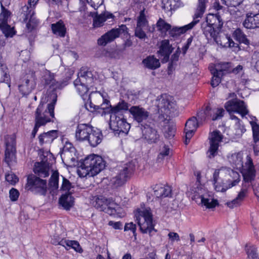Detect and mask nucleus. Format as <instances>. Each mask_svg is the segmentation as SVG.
<instances>
[{
    "label": "nucleus",
    "mask_w": 259,
    "mask_h": 259,
    "mask_svg": "<svg viewBox=\"0 0 259 259\" xmlns=\"http://www.w3.org/2000/svg\"><path fill=\"white\" fill-rule=\"evenodd\" d=\"M243 176L242 188L237 197L231 201L226 203L227 205L231 208L240 206L247 196L248 189L254 187V181L255 177V170L251 160L246 168H243L241 171Z\"/></svg>",
    "instance_id": "f257e3e1"
},
{
    "label": "nucleus",
    "mask_w": 259,
    "mask_h": 259,
    "mask_svg": "<svg viewBox=\"0 0 259 259\" xmlns=\"http://www.w3.org/2000/svg\"><path fill=\"white\" fill-rule=\"evenodd\" d=\"M57 100V95L53 92L50 94L47 100L50 103H46L41 102L37 107L35 113V123L41 126L48 122H53L55 118L54 108Z\"/></svg>",
    "instance_id": "f03ea898"
},
{
    "label": "nucleus",
    "mask_w": 259,
    "mask_h": 259,
    "mask_svg": "<svg viewBox=\"0 0 259 259\" xmlns=\"http://www.w3.org/2000/svg\"><path fill=\"white\" fill-rule=\"evenodd\" d=\"M105 166L103 158L97 155H89L81 162L77 170L80 177H93L103 170Z\"/></svg>",
    "instance_id": "7ed1b4c3"
},
{
    "label": "nucleus",
    "mask_w": 259,
    "mask_h": 259,
    "mask_svg": "<svg viewBox=\"0 0 259 259\" xmlns=\"http://www.w3.org/2000/svg\"><path fill=\"white\" fill-rule=\"evenodd\" d=\"M136 217L142 233H149L150 235H152L153 232H156L154 229L153 215L150 208L138 209Z\"/></svg>",
    "instance_id": "20e7f679"
},
{
    "label": "nucleus",
    "mask_w": 259,
    "mask_h": 259,
    "mask_svg": "<svg viewBox=\"0 0 259 259\" xmlns=\"http://www.w3.org/2000/svg\"><path fill=\"white\" fill-rule=\"evenodd\" d=\"M156 104L158 112L163 117L169 116L171 112L177 109V104L173 98L167 94H163L158 97L156 100Z\"/></svg>",
    "instance_id": "39448f33"
},
{
    "label": "nucleus",
    "mask_w": 259,
    "mask_h": 259,
    "mask_svg": "<svg viewBox=\"0 0 259 259\" xmlns=\"http://www.w3.org/2000/svg\"><path fill=\"white\" fill-rule=\"evenodd\" d=\"M135 170V165L128 162L119 167L118 174L111 180V183L118 187L123 185L131 177Z\"/></svg>",
    "instance_id": "423d86ee"
},
{
    "label": "nucleus",
    "mask_w": 259,
    "mask_h": 259,
    "mask_svg": "<svg viewBox=\"0 0 259 259\" xmlns=\"http://www.w3.org/2000/svg\"><path fill=\"white\" fill-rule=\"evenodd\" d=\"M26 188L41 195H45L47 191V182L35 175H31L27 178Z\"/></svg>",
    "instance_id": "0eeeda50"
},
{
    "label": "nucleus",
    "mask_w": 259,
    "mask_h": 259,
    "mask_svg": "<svg viewBox=\"0 0 259 259\" xmlns=\"http://www.w3.org/2000/svg\"><path fill=\"white\" fill-rule=\"evenodd\" d=\"M1 12L0 13V29L6 37H12L16 31L14 27L8 24V20L11 13L6 9L1 2Z\"/></svg>",
    "instance_id": "6e6552de"
},
{
    "label": "nucleus",
    "mask_w": 259,
    "mask_h": 259,
    "mask_svg": "<svg viewBox=\"0 0 259 259\" xmlns=\"http://www.w3.org/2000/svg\"><path fill=\"white\" fill-rule=\"evenodd\" d=\"M110 127L116 134H127L130 124L126 121L123 115L120 116L110 115Z\"/></svg>",
    "instance_id": "1a4fd4ad"
},
{
    "label": "nucleus",
    "mask_w": 259,
    "mask_h": 259,
    "mask_svg": "<svg viewBox=\"0 0 259 259\" xmlns=\"http://www.w3.org/2000/svg\"><path fill=\"white\" fill-rule=\"evenodd\" d=\"M95 207L100 211L112 215L116 212L117 204L112 198H107L102 196L97 197L96 199Z\"/></svg>",
    "instance_id": "9d476101"
},
{
    "label": "nucleus",
    "mask_w": 259,
    "mask_h": 259,
    "mask_svg": "<svg viewBox=\"0 0 259 259\" xmlns=\"http://www.w3.org/2000/svg\"><path fill=\"white\" fill-rule=\"evenodd\" d=\"M6 151L5 161L9 166L15 162L16 139L13 136L5 137Z\"/></svg>",
    "instance_id": "9b49d317"
},
{
    "label": "nucleus",
    "mask_w": 259,
    "mask_h": 259,
    "mask_svg": "<svg viewBox=\"0 0 259 259\" xmlns=\"http://www.w3.org/2000/svg\"><path fill=\"white\" fill-rule=\"evenodd\" d=\"M127 29L125 25H121L119 27L113 28L108 31L98 39V44L99 46H105L107 44L114 41L120 35Z\"/></svg>",
    "instance_id": "f8f14e48"
},
{
    "label": "nucleus",
    "mask_w": 259,
    "mask_h": 259,
    "mask_svg": "<svg viewBox=\"0 0 259 259\" xmlns=\"http://www.w3.org/2000/svg\"><path fill=\"white\" fill-rule=\"evenodd\" d=\"M106 96L100 92H93L89 96L90 100L89 106L93 111L102 109L103 112V107L108 106L110 101L105 98Z\"/></svg>",
    "instance_id": "ddd939ff"
},
{
    "label": "nucleus",
    "mask_w": 259,
    "mask_h": 259,
    "mask_svg": "<svg viewBox=\"0 0 259 259\" xmlns=\"http://www.w3.org/2000/svg\"><path fill=\"white\" fill-rule=\"evenodd\" d=\"M35 85V73L30 71L24 77L19 85V90L23 96H25L29 94L34 89Z\"/></svg>",
    "instance_id": "4468645a"
},
{
    "label": "nucleus",
    "mask_w": 259,
    "mask_h": 259,
    "mask_svg": "<svg viewBox=\"0 0 259 259\" xmlns=\"http://www.w3.org/2000/svg\"><path fill=\"white\" fill-rule=\"evenodd\" d=\"M225 107L226 110L229 113H238L240 114L242 117L248 114L249 112L244 101L237 99H233L227 102L225 104Z\"/></svg>",
    "instance_id": "2eb2a0df"
},
{
    "label": "nucleus",
    "mask_w": 259,
    "mask_h": 259,
    "mask_svg": "<svg viewBox=\"0 0 259 259\" xmlns=\"http://www.w3.org/2000/svg\"><path fill=\"white\" fill-rule=\"evenodd\" d=\"M223 138V136L219 131L216 130L211 133L209 138L210 147L207 152L209 158H212L217 155L220 143Z\"/></svg>",
    "instance_id": "dca6fc26"
},
{
    "label": "nucleus",
    "mask_w": 259,
    "mask_h": 259,
    "mask_svg": "<svg viewBox=\"0 0 259 259\" xmlns=\"http://www.w3.org/2000/svg\"><path fill=\"white\" fill-rule=\"evenodd\" d=\"M129 104L124 100L119 101L115 106H112L110 103L108 106L103 107L102 115L110 114V115L120 116L123 115V112L128 110Z\"/></svg>",
    "instance_id": "f3484780"
},
{
    "label": "nucleus",
    "mask_w": 259,
    "mask_h": 259,
    "mask_svg": "<svg viewBox=\"0 0 259 259\" xmlns=\"http://www.w3.org/2000/svg\"><path fill=\"white\" fill-rule=\"evenodd\" d=\"M198 11V8H197L196 11L194 16L193 21L189 24L182 27H174L172 29L170 28L169 30V34L170 36L173 37L180 36L181 34L185 33L187 30L191 29L198 22L199 20L198 18H201L203 13H202L200 16L197 15Z\"/></svg>",
    "instance_id": "a211bd4d"
},
{
    "label": "nucleus",
    "mask_w": 259,
    "mask_h": 259,
    "mask_svg": "<svg viewBox=\"0 0 259 259\" xmlns=\"http://www.w3.org/2000/svg\"><path fill=\"white\" fill-rule=\"evenodd\" d=\"M224 112L223 109L212 110L209 107H206L205 110L199 112L197 116L200 122L205 121L209 119L215 120L223 116Z\"/></svg>",
    "instance_id": "6ab92c4d"
},
{
    "label": "nucleus",
    "mask_w": 259,
    "mask_h": 259,
    "mask_svg": "<svg viewBox=\"0 0 259 259\" xmlns=\"http://www.w3.org/2000/svg\"><path fill=\"white\" fill-rule=\"evenodd\" d=\"M43 78L45 80V85H49L50 88L47 93V98L48 96L53 92H55L57 94L56 92V90L61 89L64 86L63 82L56 81L54 78V74H52L50 71H47L45 72L43 76Z\"/></svg>",
    "instance_id": "aec40b11"
},
{
    "label": "nucleus",
    "mask_w": 259,
    "mask_h": 259,
    "mask_svg": "<svg viewBox=\"0 0 259 259\" xmlns=\"http://www.w3.org/2000/svg\"><path fill=\"white\" fill-rule=\"evenodd\" d=\"M129 112L132 115L134 119L139 123L146 120L150 114L145 109L139 106H132L129 109Z\"/></svg>",
    "instance_id": "412c9836"
},
{
    "label": "nucleus",
    "mask_w": 259,
    "mask_h": 259,
    "mask_svg": "<svg viewBox=\"0 0 259 259\" xmlns=\"http://www.w3.org/2000/svg\"><path fill=\"white\" fill-rule=\"evenodd\" d=\"M141 130L143 137L149 143H156L159 138L157 132L149 125H141Z\"/></svg>",
    "instance_id": "4be33fe9"
},
{
    "label": "nucleus",
    "mask_w": 259,
    "mask_h": 259,
    "mask_svg": "<svg viewBox=\"0 0 259 259\" xmlns=\"http://www.w3.org/2000/svg\"><path fill=\"white\" fill-rule=\"evenodd\" d=\"M93 130V127L89 124H79L76 128L75 138L80 141H86L90 132Z\"/></svg>",
    "instance_id": "5701e85b"
},
{
    "label": "nucleus",
    "mask_w": 259,
    "mask_h": 259,
    "mask_svg": "<svg viewBox=\"0 0 259 259\" xmlns=\"http://www.w3.org/2000/svg\"><path fill=\"white\" fill-rule=\"evenodd\" d=\"M243 26L247 29H255L259 28V12L255 13L250 12L246 14Z\"/></svg>",
    "instance_id": "b1692460"
},
{
    "label": "nucleus",
    "mask_w": 259,
    "mask_h": 259,
    "mask_svg": "<svg viewBox=\"0 0 259 259\" xmlns=\"http://www.w3.org/2000/svg\"><path fill=\"white\" fill-rule=\"evenodd\" d=\"M90 16L93 19L94 28H98L103 26L104 22L108 19H113L114 15L108 12L99 15L97 12H91Z\"/></svg>",
    "instance_id": "393cba45"
},
{
    "label": "nucleus",
    "mask_w": 259,
    "mask_h": 259,
    "mask_svg": "<svg viewBox=\"0 0 259 259\" xmlns=\"http://www.w3.org/2000/svg\"><path fill=\"white\" fill-rule=\"evenodd\" d=\"M198 123L197 120L195 117H193L187 121L185 127V144L187 145L189 142L190 139L193 136L198 126Z\"/></svg>",
    "instance_id": "a878e982"
},
{
    "label": "nucleus",
    "mask_w": 259,
    "mask_h": 259,
    "mask_svg": "<svg viewBox=\"0 0 259 259\" xmlns=\"http://www.w3.org/2000/svg\"><path fill=\"white\" fill-rule=\"evenodd\" d=\"M58 137V131L51 130L48 132H44L38 137L39 144L42 146L45 145H50Z\"/></svg>",
    "instance_id": "bb28decb"
},
{
    "label": "nucleus",
    "mask_w": 259,
    "mask_h": 259,
    "mask_svg": "<svg viewBox=\"0 0 259 259\" xmlns=\"http://www.w3.org/2000/svg\"><path fill=\"white\" fill-rule=\"evenodd\" d=\"M154 195L157 198L170 197L171 188L168 185L162 184L156 185L153 188Z\"/></svg>",
    "instance_id": "cd10ccee"
},
{
    "label": "nucleus",
    "mask_w": 259,
    "mask_h": 259,
    "mask_svg": "<svg viewBox=\"0 0 259 259\" xmlns=\"http://www.w3.org/2000/svg\"><path fill=\"white\" fill-rule=\"evenodd\" d=\"M77 79L81 81H84L90 87L94 86V75L92 72L89 69L82 67L78 74Z\"/></svg>",
    "instance_id": "c85d7f7f"
},
{
    "label": "nucleus",
    "mask_w": 259,
    "mask_h": 259,
    "mask_svg": "<svg viewBox=\"0 0 259 259\" xmlns=\"http://www.w3.org/2000/svg\"><path fill=\"white\" fill-rule=\"evenodd\" d=\"M103 135L101 131L97 128L93 127V130L90 132L87 139L90 145L93 147H96L102 141Z\"/></svg>",
    "instance_id": "c756f323"
},
{
    "label": "nucleus",
    "mask_w": 259,
    "mask_h": 259,
    "mask_svg": "<svg viewBox=\"0 0 259 259\" xmlns=\"http://www.w3.org/2000/svg\"><path fill=\"white\" fill-rule=\"evenodd\" d=\"M206 23L211 25L214 29H219V31L223 25V22L218 14H208L206 17Z\"/></svg>",
    "instance_id": "7c9ffc66"
},
{
    "label": "nucleus",
    "mask_w": 259,
    "mask_h": 259,
    "mask_svg": "<svg viewBox=\"0 0 259 259\" xmlns=\"http://www.w3.org/2000/svg\"><path fill=\"white\" fill-rule=\"evenodd\" d=\"M229 172L232 174V169L227 167H222L220 169H216L213 174V181L216 183L219 179H220L223 184L226 182L228 175H229Z\"/></svg>",
    "instance_id": "2f4dec72"
},
{
    "label": "nucleus",
    "mask_w": 259,
    "mask_h": 259,
    "mask_svg": "<svg viewBox=\"0 0 259 259\" xmlns=\"http://www.w3.org/2000/svg\"><path fill=\"white\" fill-rule=\"evenodd\" d=\"M142 63L144 67L150 70H155L160 66L159 60L155 57L154 55L147 56L143 60Z\"/></svg>",
    "instance_id": "473e14b6"
},
{
    "label": "nucleus",
    "mask_w": 259,
    "mask_h": 259,
    "mask_svg": "<svg viewBox=\"0 0 259 259\" xmlns=\"http://www.w3.org/2000/svg\"><path fill=\"white\" fill-rule=\"evenodd\" d=\"M202 27L203 34L208 40L212 38L214 41H217L218 35L220 32L219 29H214L213 27L207 23L203 24Z\"/></svg>",
    "instance_id": "72a5a7b5"
},
{
    "label": "nucleus",
    "mask_w": 259,
    "mask_h": 259,
    "mask_svg": "<svg viewBox=\"0 0 259 259\" xmlns=\"http://www.w3.org/2000/svg\"><path fill=\"white\" fill-rule=\"evenodd\" d=\"M173 49L169 44V41L168 39H164L161 41L159 47V50L158 53L164 58L168 59L170 54L172 53Z\"/></svg>",
    "instance_id": "f704fd0d"
},
{
    "label": "nucleus",
    "mask_w": 259,
    "mask_h": 259,
    "mask_svg": "<svg viewBox=\"0 0 259 259\" xmlns=\"http://www.w3.org/2000/svg\"><path fill=\"white\" fill-rule=\"evenodd\" d=\"M51 29L53 33L56 35L61 37L65 36L66 28L62 20H60L56 23L52 24Z\"/></svg>",
    "instance_id": "c9c22d12"
},
{
    "label": "nucleus",
    "mask_w": 259,
    "mask_h": 259,
    "mask_svg": "<svg viewBox=\"0 0 259 259\" xmlns=\"http://www.w3.org/2000/svg\"><path fill=\"white\" fill-rule=\"evenodd\" d=\"M33 171L39 177L46 178L50 175L49 167L45 164L40 162L35 163Z\"/></svg>",
    "instance_id": "e433bc0d"
},
{
    "label": "nucleus",
    "mask_w": 259,
    "mask_h": 259,
    "mask_svg": "<svg viewBox=\"0 0 259 259\" xmlns=\"http://www.w3.org/2000/svg\"><path fill=\"white\" fill-rule=\"evenodd\" d=\"M59 202L65 209L69 210L73 205L74 198L70 193H66L61 196Z\"/></svg>",
    "instance_id": "4c0bfd02"
},
{
    "label": "nucleus",
    "mask_w": 259,
    "mask_h": 259,
    "mask_svg": "<svg viewBox=\"0 0 259 259\" xmlns=\"http://www.w3.org/2000/svg\"><path fill=\"white\" fill-rule=\"evenodd\" d=\"M233 174L229 172V175H228L226 182L224 184L228 185L229 188H232L236 186L240 181V176L239 174L232 169Z\"/></svg>",
    "instance_id": "58836bf2"
},
{
    "label": "nucleus",
    "mask_w": 259,
    "mask_h": 259,
    "mask_svg": "<svg viewBox=\"0 0 259 259\" xmlns=\"http://www.w3.org/2000/svg\"><path fill=\"white\" fill-rule=\"evenodd\" d=\"M231 63L230 62H221L217 64L214 67H212L214 70L220 72L221 76H223L227 73H230L231 70Z\"/></svg>",
    "instance_id": "ea45409f"
},
{
    "label": "nucleus",
    "mask_w": 259,
    "mask_h": 259,
    "mask_svg": "<svg viewBox=\"0 0 259 259\" xmlns=\"http://www.w3.org/2000/svg\"><path fill=\"white\" fill-rule=\"evenodd\" d=\"M74 85L77 92L81 96L85 95L89 88H91L90 86L88 85L85 82L81 81L77 78L74 81Z\"/></svg>",
    "instance_id": "a19ab883"
},
{
    "label": "nucleus",
    "mask_w": 259,
    "mask_h": 259,
    "mask_svg": "<svg viewBox=\"0 0 259 259\" xmlns=\"http://www.w3.org/2000/svg\"><path fill=\"white\" fill-rule=\"evenodd\" d=\"M195 192L198 193L200 195L201 204L203 206H205L206 208H214L218 204V201L217 200L213 199L211 197H206L203 195L200 194L201 193L197 192V190L195 191Z\"/></svg>",
    "instance_id": "79ce46f5"
},
{
    "label": "nucleus",
    "mask_w": 259,
    "mask_h": 259,
    "mask_svg": "<svg viewBox=\"0 0 259 259\" xmlns=\"http://www.w3.org/2000/svg\"><path fill=\"white\" fill-rule=\"evenodd\" d=\"M61 244L67 249L72 248L77 252H81L82 251V249L77 241L61 239Z\"/></svg>",
    "instance_id": "37998d69"
},
{
    "label": "nucleus",
    "mask_w": 259,
    "mask_h": 259,
    "mask_svg": "<svg viewBox=\"0 0 259 259\" xmlns=\"http://www.w3.org/2000/svg\"><path fill=\"white\" fill-rule=\"evenodd\" d=\"M162 8L165 11H171L178 8L180 5L179 0H162Z\"/></svg>",
    "instance_id": "c03bdc74"
},
{
    "label": "nucleus",
    "mask_w": 259,
    "mask_h": 259,
    "mask_svg": "<svg viewBox=\"0 0 259 259\" xmlns=\"http://www.w3.org/2000/svg\"><path fill=\"white\" fill-rule=\"evenodd\" d=\"M34 14V9L32 8V6L25 5L21 8V15L23 21L25 22L28 20L30 17L33 15Z\"/></svg>",
    "instance_id": "a18cd8bd"
},
{
    "label": "nucleus",
    "mask_w": 259,
    "mask_h": 259,
    "mask_svg": "<svg viewBox=\"0 0 259 259\" xmlns=\"http://www.w3.org/2000/svg\"><path fill=\"white\" fill-rule=\"evenodd\" d=\"M49 185L52 190H56L59 187V173L54 171L50 179Z\"/></svg>",
    "instance_id": "49530a36"
},
{
    "label": "nucleus",
    "mask_w": 259,
    "mask_h": 259,
    "mask_svg": "<svg viewBox=\"0 0 259 259\" xmlns=\"http://www.w3.org/2000/svg\"><path fill=\"white\" fill-rule=\"evenodd\" d=\"M145 9H144L143 10L140 11L139 15L137 17L136 26H139L143 27H148L149 26L148 21L146 18V15L145 13Z\"/></svg>",
    "instance_id": "de8ad7c7"
},
{
    "label": "nucleus",
    "mask_w": 259,
    "mask_h": 259,
    "mask_svg": "<svg viewBox=\"0 0 259 259\" xmlns=\"http://www.w3.org/2000/svg\"><path fill=\"white\" fill-rule=\"evenodd\" d=\"M211 73L213 76L211 80V85L213 88L217 87L221 82L223 76H221L220 72H217L211 68L210 69Z\"/></svg>",
    "instance_id": "09e8293b"
},
{
    "label": "nucleus",
    "mask_w": 259,
    "mask_h": 259,
    "mask_svg": "<svg viewBox=\"0 0 259 259\" xmlns=\"http://www.w3.org/2000/svg\"><path fill=\"white\" fill-rule=\"evenodd\" d=\"M156 26L158 30L161 32H166L171 28V25L161 18L158 20Z\"/></svg>",
    "instance_id": "8fccbe9b"
},
{
    "label": "nucleus",
    "mask_w": 259,
    "mask_h": 259,
    "mask_svg": "<svg viewBox=\"0 0 259 259\" xmlns=\"http://www.w3.org/2000/svg\"><path fill=\"white\" fill-rule=\"evenodd\" d=\"M233 164L237 168H240L243 166L242 158L239 154H234L231 156Z\"/></svg>",
    "instance_id": "3c124183"
},
{
    "label": "nucleus",
    "mask_w": 259,
    "mask_h": 259,
    "mask_svg": "<svg viewBox=\"0 0 259 259\" xmlns=\"http://www.w3.org/2000/svg\"><path fill=\"white\" fill-rule=\"evenodd\" d=\"M146 27H143L139 26H136L135 29V35L137 37L141 39H144L147 37L146 34L145 30Z\"/></svg>",
    "instance_id": "603ef678"
},
{
    "label": "nucleus",
    "mask_w": 259,
    "mask_h": 259,
    "mask_svg": "<svg viewBox=\"0 0 259 259\" xmlns=\"http://www.w3.org/2000/svg\"><path fill=\"white\" fill-rule=\"evenodd\" d=\"M176 128L173 125H168L164 128V134L166 138L170 139L175 136Z\"/></svg>",
    "instance_id": "864d4df0"
},
{
    "label": "nucleus",
    "mask_w": 259,
    "mask_h": 259,
    "mask_svg": "<svg viewBox=\"0 0 259 259\" xmlns=\"http://www.w3.org/2000/svg\"><path fill=\"white\" fill-rule=\"evenodd\" d=\"M250 123L252 130L253 140H259V125L253 121H250Z\"/></svg>",
    "instance_id": "5fc2aeb1"
},
{
    "label": "nucleus",
    "mask_w": 259,
    "mask_h": 259,
    "mask_svg": "<svg viewBox=\"0 0 259 259\" xmlns=\"http://www.w3.org/2000/svg\"><path fill=\"white\" fill-rule=\"evenodd\" d=\"M244 0H222L223 4L227 7L237 8L240 6Z\"/></svg>",
    "instance_id": "6e6d98bb"
},
{
    "label": "nucleus",
    "mask_w": 259,
    "mask_h": 259,
    "mask_svg": "<svg viewBox=\"0 0 259 259\" xmlns=\"http://www.w3.org/2000/svg\"><path fill=\"white\" fill-rule=\"evenodd\" d=\"M1 70L2 73V79L3 81L8 84L9 86L10 87V76L7 67L3 66V68H1Z\"/></svg>",
    "instance_id": "4d7b16f0"
},
{
    "label": "nucleus",
    "mask_w": 259,
    "mask_h": 259,
    "mask_svg": "<svg viewBox=\"0 0 259 259\" xmlns=\"http://www.w3.org/2000/svg\"><path fill=\"white\" fill-rule=\"evenodd\" d=\"M169 153V148L168 146L164 145L162 149L161 150L159 154L157 156V160L161 162L165 156H167Z\"/></svg>",
    "instance_id": "13d9d810"
},
{
    "label": "nucleus",
    "mask_w": 259,
    "mask_h": 259,
    "mask_svg": "<svg viewBox=\"0 0 259 259\" xmlns=\"http://www.w3.org/2000/svg\"><path fill=\"white\" fill-rule=\"evenodd\" d=\"M5 178L6 180L12 185H14L18 181V177L12 172L6 174Z\"/></svg>",
    "instance_id": "bf43d9fd"
},
{
    "label": "nucleus",
    "mask_w": 259,
    "mask_h": 259,
    "mask_svg": "<svg viewBox=\"0 0 259 259\" xmlns=\"http://www.w3.org/2000/svg\"><path fill=\"white\" fill-rule=\"evenodd\" d=\"M247 253L248 259H259L256 253V248L255 247H250L247 249Z\"/></svg>",
    "instance_id": "052dcab7"
},
{
    "label": "nucleus",
    "mask_w": 259,
    "mask_h": 259,
    "mask_svg": "<svg viewBox=\"0 0 259 259\" xmlns=\"http://www.w3.org/2000/svg\"><path fill=\"white\" fill-rule=\"evenodd\" d=\"M208 0H198V4L197 8H198V11L197 15L200 16L202 13H204L206 9V4L207 3Z\"/></svg>",
    "instance_id": "680f3d73"
},
{
    "label": "nucleus",
    "mask_w": 259,
    "mask_h": 259,
    "mask_svg": "<svg viewBox=\"0 0 259 259\" xmlns=\"http://www.w3.org/2000/svg\"><path fill=\"white\" fill-rule=\"evenodd\" d=\"M63 177V182L61 187V190L69 191L72 187V184L68 180Z\"/></svg>",
    "instance_id": "e2e57ef3"
},
{
    "label": "nucleus",
    "mask_w": 259,
    "mask_h": 259,
    "mask_svg": "<svg viewBox=\"0 0 259 259\" xmlns=\"http://www.w3.org/2000/svg\"><path fill=\"white\" fill-rule=\"evenodd\" d=\"M214 182V186L215 187V189L218 192H225L227 189H229V186L226 185V184H223V185H221L220 183L218 182V181Z\"/></svg>",
    "instance_id": "0e129e2a"
},
{
    "label": "nucleus",
    "mask_w": 259,
    "mask_h": 259,
    "mask_svg": "<svg viewBox=\"0 0 259 259\" xmlns=\"http://www.w3.org/2000/svg\"><path fill=\"white\" fill-rule=\"evenodd\" d=\"M19 196V192L17 189L13 188L9 191V197L11 201H16L18 199Z\"/></svg>",
    "instance_id": "69168bd1"
},
{
    "label": "nucleus",
    "mask_w": 259,
    "mask_h": 259,
    "mask_svg": "<svg viewBox=\"0 0 259 259\" xmlns=\"http://www.w3.org/2000/svg\"><path fill=\"white\" fill-rule=\"evenodd\" d=\"M124 230L125 231L131 230L134 234V235H135L136 232V225L132 222L126 223Z\"/></svg>",
    "instance_id": "338daca9"
},
{
    "label": "nucleus",
    "mask_w": 259,
    "mask_h": 259,
    "mask_svg": "<svg viewBox=\"0 0 259 259\" xmlns=\"http://www.w3.org/2000/svg\"><path fill=\"white\" fill-rule=\"evenodd\" d=\"M168 237L171 242H174L175 241H179L180 240V236L177 233L169 232L168 234Z\"/></svg>",
    "instance_id": "774afa93"
}]
</instances>
